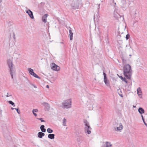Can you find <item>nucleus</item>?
Here are the masks:
<instances>
[{"label": "nucleus", "mask_w": 147, "mask_h": 147, "mask_svg": "<svg viewBox=\"0 0 147 147\" xmlns=\"http://www.w3.org/2000/svg\"><path fill=\"white\" fill-rule=\"evenodd\" d=\"M123 74L125 78L130 79L132 74V70L131 66L128 64L125 65L123 68Z\"/></svg>", "instance_id": "obj_1"}, {"label": "nucleus", "mask_w": 147, "mask_h": 147, "mask_svg": "<svg viewBox=\"0 0 147 147\" xmlns=\"http://www.w3.org/2000/svg\"><path fill=\"white\" fill-rule=\"evenodd\" d=\"M71 98L67 99L63 101L61 107L63 109H68L71 107Z\"/></svg>", "instance_id": "obj_2"}, {"label": "nucleus", "mask_w": 147, "mask_h": 147, "mask_svg": "<svg viewBox=\"0 0 147 147\" xmlns=\"http://www.w3.org/2000/svg\"><path fill=\"white\" fill-rule=\"evenodd\" d=\"M7 64L9 69V72L12 78H13V75L15 73L14 69L13 67V63L12 61L10 59H8L7 61Z\"/></svg>", "instance_id": "obj_3"}, {"label": "nucleus", "mask_w": 147, "mask_h": 147, "mask_svg": "<svg viewBox=\"0 0 147 147\" xmlns=\"http://www.w3.org/2000/svg\"><path fill=\"white\" fill-rule=\"evenodd\" d=\"M84 122L85 125V133L88 134H90L91 133L92 128L90 127L88 122L87 120H85L84 121Z\"/></svg>", "instance_id": "obj_4"}, {"label": "nucleus", "mask_w": 147, "mask_h": 147, "mask_svg": "<svg viewBox=\"0 0 147 147\" xmlns=\"http://www.w3.org/2000/svg\"><path fill=\"white\" fill-rule=\"evenodd\" d=\"M28 70L29 73L32 76L34 77L38 78V79H40V78L39 77L36 73H35L33 71V70L31 68H29L28 69Z\"/></svg>", "instance_id": "obj_5"}, {"label": "nucleus", "mask_w": 147, "mask_h": 147, "mask_svg": "<svg viewBox=\"0 0 147 147\" xmlns=\"http://www.w3.org/2000/svg\"><path fill=\"white\" fill-rule=\"evenodd\" d=\"M103 74L104 75V82L105 84L109 87H110V86L109 84V80H108L107 78L106 74L104 72H103Z\"/></svg>", "instance_id": "obj_6"}, {"label": "nucleus", "mask_w": 147, "mask_h": 147, "mask_svg": "<svg viewBox=\"0 0 147 147\" xmlns=\"http://www.w3.org/2000/svg\"><path fill=\"white\" fill-rule=\"evenodd\" d=\"M51 68L53 70L56 71H59L60 69V67L56 65L55 63H53L51 65Z\"/></svg>", "instance_id": "obj_7"}, {"label": "nucleus", "mask_w": 147, "mask_h": 147, "mask_svg": "<svg viewBox=\"0 0 147 147\" xmlns=\"http://www.w3.org/2000/svg\"><path fill=\"white\" fill-rule=\"evenodd\" d=\"M137 91L139 97L140 98H142V94L141 88L140 87H138L137 89Z\"/></svg>", "instance_id": "obj_8"}, {"label": "nucleus", "mask_w": 147, "mask_h": 147, "mask_svg": "<svg viewBox=\"0 0 147 147\" xmlns=\"http://www.w3.org/2000/svg\"><path fill=\"white\" fill-rule=\"evenodd\" d=\"M26 12L28 14V15L32 19H34V17L32 12L30 10L28 9L26 11Z\"/></svg>", "instance_id": "obj_9"}, {"label": "nucleus", "mask_w": 147, "mask_h": 147, "mask_svg": "<svg viewBox=\"0 0 147 147\" xmlns=\"http://www.w3.org/2000/svg\"><path fill=\"white\" fill-rule=\"evenodd\" d=\"M117 126L116 127L117 130L118 131H121V130L123 127V126L121 123L117 124Z\"/></svg>", "instance_id": "obj_10"}, {"label": "nucleus", "mask_w": 147, "mask_h": 147, "mask_svg": "<svg viewBox=\"0 0 147 147\" xmlns=\"http://www.w3.org/2000/svg\"><path fill=\"white\" fill-rule=\"evenodd\" d=\"M48 14H45L43 15L42 18V21L45 23H46L47 21V18L48 16Z\"/></svg>", "instance_id": "obj_11"}, {"label": "nucleus", "mask_w": 147, "mask_h": 147, "mask_svg": "<svg viewBox=\"0 0 147 147\" xmlns=\"http://www.w3.org/2000/svg\"><path fill=\"white\" fill-rule=\"evenodd\" d=\"M43 105L45 107V109L47 111H48L50 108L49 105L47 102H44L43 103Z\"/></svg>", "instance_id": "obj_12"}, {"label": "nucleus", "mask_w": 147, "mask_h": 147, "mask_svg": "<svg viewBox=\"0 0 147 147\" xmlns=\"http://www.w3.org/2000/svg\"><path fill=\"white\" fill-rule=\"evenodd\" d=\"M20 55L19 53L17 51H15L13 54V56L14 58L17 59Z\"/></svg>", "instance_id": "obj_13"}, {"label": "nucleus", "mask_w": 147, "mask_h": 147, "mask_svg": "<svg viewBox=\"0 0 147 147\" xmlns=\"http://www.w3.org/2000/svg\"><path fill=\"white\" fill-rule=\"evenodd\" d=\"M69 36L70 40H72L73 39V33L72 32V31L71 29L69 30Z\"/></svg>", "instance_id": "obj_14"}, {"label": "nucleus", "mask_w": 147, "mask_h": 147, "mask_svg": "<svg viewBox=\"0 0 147 147\" xmlns=\"http://www.w3.org/2000/svg\"><path fill=\"white\" fill-rule=\"evenodd\" d=\"M45 135V134L42 132H40L38 134V137L40 138H41L43 136H44Z\"/></svg>", "instance_id": "obj_15"}, {"label": "nucleus", "mask_w": 147, "mask_h": 147, "mask_svg": "<svg viewBox=\"0 0 147 147\" xmlns=\"http://www.w3.org/2000/svg\"><path fill=\"white\" fill-rule=\"evenodd\" d=\"M106 147H113L112 145L110 142H105Z\"/></svg>", "instance_id": "obj_16"}, {"label": "nucleus", "mask_w": 147, "mask_h": 147, "mask_svg": "<svg viewBox=\"0 0 147 147\" xmlns=\"http://www.w3.org/2000/svg\"><path fill=\"white\" fill-rule=\"evenodd\" d=\"M138 111L139 113L142 114L144 113V110L142 108L140 107L138 109Z\"/></svg>", "instance_id": "obj_17"}, {"label": "nucleus", "mask_w": 147, "mask_h": 147, "mask_svg": "<svg viewBox=\"0 0 147 147\" xmlns=\"http://www.w3.org/2000/svg\"><path fill=\"white\" fill-rule=\"evenodd\" d=\"M55 135L53 134H50L48 135L49 138L52 139L54 138Z\"/></svg>", "instance_id": "obj_18"}, {"label": "nucleus", "mask_w": 147, "mask_h": 147, "mask_svg": "<svg viewBox=\"0 0 147 147\" xmlns=\"http://www.w3.org/2000/svg\"><path fill=\"white\" fill-rule=\"evenodd\" d=\"M66 123H67V120L66 119H65V118H63V122H62V123H63V124H62V125L63 126H66L67 125H66Z\"/></svg>", "instance_id": "obj_19"}, {"label": "nucleus", "mask_w": 147, "mask_h": 147, "mask_svg": "<svg viewBox=\"0 0 147 147\" xmlns=\"http://www.w3.org/2000/svg\"><path fill=\"white\" fill-rule=\"evenodd\" d=\"M71 6L72 8L74 9H78L79 7L77 4H75L73 5V4H72Z\"/></svg>", "instance_id": "obj_20"}, {"label": "nucleus", "mask_w": 147, "mask_h": 147, "mask_svg": "<svg viewBox=\"0 0 147 147\" xmlns=\"http://www.w3.org/2000/svg\"><path fill=\"white\" fill-rule=\"evenodd\" d=\"M45 126L44 125H42L40 127V129L41 131L43 132H45L46 131V129L44 128Z\"/></svg>", "instance_id": "obj_21"}, {"label": "nucleus", "mask_w": 147, "mask_h": 147, "mask_svg": "<svg viewBox=\"0 0 147 147\" xmlns=\"http://www.w3.org/2000/svg\"><path fill=\"white\" fill-rule=\"evenodd\" d=\"M114 17H115L116 18H121V16L120 15L117 13H115V12L114 11Z\"/></svg>", "instance_id": "obj_22"}, {"label": "nucleus", "mask_w": 147, "mask_h": 147, "mask_svg": "<svg viewBox=\"0 0 147 147\" xmlns=\"http://www.w3.org/2000/svg\"><path fill=\"white\" fill-rule=\"evenodd\" d=\"M131 49L133 50L131 48L129 44H127L126 46V49Z\"/></svg>", "instance_id": "obj_23"}, {"label": "nucleus", "mask_w": 147, "mask_h": 147, "mask_svg": "<svg viewBox=\"0 0 147 147\" xmlns=\"http://www.w3.org/2000/svg\"><path fill=\"white\" fill-rule=\"evenodd\" d=\"M122 59V63L123 65H126V60L124 59V58H123Z\"/></svg>", "instance_id": "obj_24"}, {"label": "nucleus", "mask_w": 147, "mask_h": 147, "mask_svg": "<svg viewBox=\"0 0 147 147\" xmlns=\"http://www.w3.org/2000/svg\"><path fill=\"white\" fill-rule=\"evenodd\" d=\"M47 131L48 133H51L53 132V130L51 129V128H48L47 129Z\"/></svg>", "instance_id": "obj_25"}, {"label": "nucleus", "mask_w": 147, "mask_h": 147, "mask_svg": "<svg viewBox=\"0 0 147 147\" xmlns=\"http://www.w3.org/2000/svg\"><path fill=\"white\" fill-rule=\"evenodd\" d=\"M9 103L11 104L13 106V107L15 106V105H14V103L11 101L10 100L8 101Z\"/></svg>", "instance_id": "obj_26"}, {"label": "nucleus", "mask_w": 147, "mask_h": 147, "mask_svg": "<svg viewBox=\"0 0 147 147\" xmlns=\"http://www.w3.org/2000/svg\"><path fill=\"white\" fill-rule=\"evenodd\" d=\"M15 109L17 111V112L19 114H20V111L18 109H17L16 108H15Z\"/></svg>", "instance_id": "obj_27"}, {"label": "nucleus", "mask_w": 147, "mask_h": 147, "mask_svg": "<svg viewBox=\"0 0 147 147\" xmlns=\"http://www.w3.org/2000/svg\"><path fill=\"white\" fill-rule=\"evenodd\" d=\"M130 36L129 35V34H127L126 35V40H127L129 38Z\"/></svg>", "instance_id": "obj_28"}, {"label": "nucleus", "mask_w": 147, "mask_h": 147, "mask_svg": "<svg viewBox=\"0 0 147 147\" xmlns=\"http://www.w3.org/2000/svg\"><path fill=\"white\" fill-rule=\"evenodd\" d=\"M38 111V110L37 109H33L32 110V112H37Z\"/></svg>", "instance_id": "obj_29"}, {"label": "nucleus", "mask_w": 147, "mask_h": 147, "mask_svg": "<svg viewBox=\"0 0 147 147\" xmlns=\"http://www.w3.org/2000/svg\"><path fill=\"white\" fill-rule=\"evenodd\" d=\"M122 80L123 81L125 82L126 83H127V81L126 80L125 78H124Z\"/></svg>", "instance_id": "obj_30"}, {"label": "nucleus", "mask_w": 147, "mask_h": 147, "mask_svg": "<svg viewBox=\"0 0 147 147\" xmlns=\"http://www.w3.org/2000/svg\"><path fill=\"white\" fill-rule=\"evenodd\" d=\"M38 119L40 120L41 122H45V121H44V120H43L42 119V118H38Z\"/></svg>", "instance_id": "obj_31"}, {"label": "nucleus", "mask_w": 147, "mask_h": 147, "mask_svg": "<svg viewBox=\"0 0 147 147\" xmlns=\"http://www.w3.org/2000/svg\"><path fill=\"white\" fill-rule=\"evenodd\" d=\"M11 96V94H9L8 93H7V95H6V97H7L9 96Z\"/></svg>", "instance_id": "obj_32"}, {"label": "nucleus", "mask_w": 147, "mask_h": 147, "mask_svg": "<svg viewBox=\"0 0 147 147\" xmlns=\"http://www.w3.org/2000/svg\"><path fill=\"white\" fill-rule=\"evenodd\" d=\"M2 111L0 108V116L2 115Z\"/></svg>", "instance_id": "obj_33"}, {"label": "nucleus", "mask_w": 147, "mask_h": 147, "mask_svg": "<svg viewBox=\"0 0 147 147\" xmlns=\"http://www.w3.org/2000/svg\"><path fill=\"white\" fill-rule=\"evenodd\" d=\"M31 85L34 88H37V86L33 84H31Z\"/></svg>", "instance_id": "obj_34"}, {"label": "nucleus", "mask_w": 147, "mask_h": 147, "mask_svg": "<svg viewBox=\"0 0 147 147\" xmlns=\"http://www.w3.org/2000/svg\"><path fill=\"white\" fill-rule=\"evenodd\" d=\"M100 4H98V11L99 10V9H100Z\"/></svg>", "instance_id": "obj_35"}, {"label": "nucleus", "mask_w": 147, "mask_h": 147, "mask_svg": "<svg viewBox=\"0 0 147 147\" xmlns=\"http://www.w3.org/2000/svg\"><path fill=\"white\" fill-rule=\"evenodd\" d=\"M32 113H33V114H34V115L35 116H37V114H36L34 112H32Z\"/></svg>", "instance_id": "obj_36"}, {"label": "nucleus", "mask_w": 147, "mask_h": 147, "mask_svg": "<svg viewBox=\"0 0 147 147\" xmlns=\"http://www.w3.org/2000/svg\"><path fill=\"white\" fill-rule=\"evenodd\" d=\"M119 78L121 79L122 80L124 78L122 76H121L119 77Z\"/></svg>", "instance_id": "obj_37"}, {"label": "nucleus", "mask_w": 147, "mask_h": 147, "mask_svg": "<svg viewBox=\"0 0 147 147\" xmlns=\"http://www.w3.org/2000/svg\"><path fill=\"white\" fill-rule=\"evenodd\" d=\"M77 141H78V142H80V141H81V140H80V139H79L78 138L77 139Z\"/></svg>", "instance_id": "obj_38"}, {"label": "nucleus", "mask_w": 147, "mask_h": 147, "mask_svg": "<svg viewBox=\"0 0 147 147\" xmlns=\"http://www.w3.org/2000/svg\"><path fill=\"white\" fill-rule=\"evenodd\" d=\"M142 120H143V121L144 123H145V121L144 119V118L142 119Z\"/></svg>", "instance_id": "obj_39"}, {"label": "nucleus", "mask_w": 147, "mask_h": 147, "mask_svg": "<svg viewBox=\"0 0 147 147\" xmlns=\"http://www.w3.org/2000/svg\"><path fill=\"white\" fill-rule=\"evenodd\" d=\"M46 87L48 88H49V86L48 85H47L46 86Z\"/></svg>", "instance_id": "obj_40"}, {"label": "nucleus", "mask_w": 147, "mask_h": 147, "mask_svg": "<svg viewBox=\"0 0 147 147\" xmlns=\"http://www.w3.org/2000/svg\"><path fill=\"white\" fill-rule=\"evenodd\" d=\"M141 117L142 118V119H143V118H144L143 116V115H141Z\"/></svg>", "instance_id": "obj_41"}, {"label": "nucleus", "mask_w": 147, "mask_h": 147, "mask_svg": "<svg viewBox=\"0 0 147 147\" xmlns=\"http://www.w3.org/2000/svg\"><path fill=\"white\" fill-rule=\"evenodd\" d=\"M144 124L147 126V124L146 123V122H145V123H144Z\"/></svg>", "instance_id": "obj_42"}, {"label": "nucleus", "mask_w": 147, "mask_h": 147, "mask_svg": "<svg viewBox=\"0 0 147 147\" xmlns=\"http://www.w3.org/2000/svg\"><path fill=\"white\" fill-rule=\"evenodd\" d=\"M11 109L12 110H13V109H15V108H11Z\"/></svg>", "instance_id": "obj_43"}, {"label": "nucleus", "mask_w": 147, "mask_h": 147, "mask_svg": "<svg viewBox=\"0 0 147 147\" xmlns=\"http://www.w3.org/2000/svg\"><path fill=\"white\" fill-rule=\"evenodd\" d=\"M120 95L121 97H123V96H122V95Z\"/></svg>", "instance_id": "obj_44"}, {"label": "nucleus", "mask_w": 147, "mask_h": 147, "mask_svg": "<svg viewBox=\"0 0 147 147\" xmlns=\"http://www.w3.org/2000/svg\"><path fill=\"white\" fill-rule=\"evenodd\" d=\"M2 0H0V3L2 2Z\"/></svg>", "instance_id": "obj_45"}, {"label": "nucleus", "mask_w": 147, "mask_h": 147, "mask_svg": "<svg viewBox=\"0 0 147 147\" xmlns=\"http://www.w3.org/2000/svg\"><path fill=\"white\" fill-rule=\"evenodd\" d=\"M133 107H134V108H135V107H136V106H134H134H133Z\"/></svg>", "instance_id": "obj_46"}, {"label": "nucleus", "mask_w": 147, "mask_h": 147, "mask_svg": "<svg viewBox=\"0 0 147 147\" xmlns=\"http://www.w3.org/2000/svg\"><path fill=\"white\" fill-rule=\"evenodd\" d=\"M129 56H131V55H129Z\"/></svg>", "instance_id": "obj_47"}]
</instances>
